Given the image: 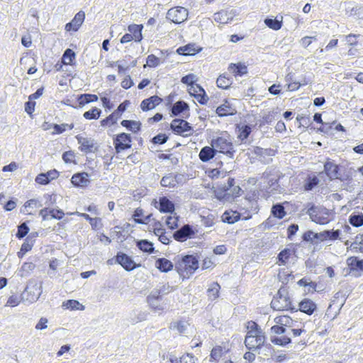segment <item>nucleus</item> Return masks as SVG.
Here are the masks:
<instances>
[{
    "instance_id": "nucleus-29",
    "label": "nucleus",
    "mask_w": 363,
    "mask_h": 363,
    "mask_svg": "<svg viewBox=\"0 0 363 363\" xmlns=\"http://www.w3.org/2000/svg\"><path fill=\"white\" fill-rule=\"evenodd\" d=\"M155 267L161 272L166 273L173 269L174 264L170 260L164 257H162L156 259Z\"/></svg>"
},
{
    "instance_id": "nucleus-36",
    "label": "nucleus",
    "mask_w": 363,
    "mask_h": 363,
    "mask_svg": "<svg viewBox=\"0 0 363 363\" xmlns=\"http://www.w3.org/2000/svg\"><path fill=\"white\" fill-rule=\"evenodd\" d=\"M232 78L228 74H223L219 76L217 79L216 84L219 88L228 89L232 84Z\"/></svg>"
},
{
    "instance_id": "nucleus-3",
    "label": "nucleus",
    "mask_w": 363,
    "mask_h": 363,
    "mask_svg": "<svg viewBox=\"0 0 363 363\" xmlns=\"http://www.w3.org/2000/svg\"><path fill=\"white\" fill-rule=\"evenodd\" d=\"M175 268L180 274H192L199 268V260L194 255H184L178 259Z\"/></svg>"
},
{
    "instance_id": "nucleus-31",
    "label": "nucleus",
    "mask_w": 363,
    "mask_h": 363,
    "mask_svg": "<svg viewBox=\"0 0 363 363\" xmlns=\"http://www.w3.org/2000/svg\"><path fill=\"white\" fill-rule=\"evenodd\" d=\"M143 26L142 25H137V24H133L130 25L128 28V31L130 33V34L133 36V40L136 42H140L143 39V35H142V30H143Z\"/></svg>"
},
{
    "instance_id": "nucleus-45",
    "label": "nucleus",
    "mask_w": 363,
    "mask_h": 363,
    "mask_svg": "<svg viewBox=\"0 0 363 363\" xmlns=\"http://www.w3.org/2000/svg\"><path fill=\"white\" fill-rule=\"evenodd\" d=\"M224 352L221 346H216L211 352L210 361L218 362L223 355Z\"/></svg>"
},
{
    "instance_id": "nucleus-28",
    "label": "nucleus",
    "mask_w": 363,
    "mask_h": 363,
    "mask_svg": "<svg viewBox=\"0 0 363 363\" xmlns=\"http://www.w3.org/2000/svg\"><path fill=\"white\" fill-rule=\"evenodd\" d=\"M187 111H189V105L184 101H178L173 104L171 108L172 116H178L181 114L184 115L185 112Z\"/></svg>"
},
{
    "instance_id": "nucleus-53",
    "label": "nucleus",
    "mask_w": 363,
    "mask_h": 363,
    "mask_svg": "<svg viewBox=\"0 0 363 363\" xmlns=\"http://www.w3.org/2000/svg\"><path fill=\"white\" fill-rule=\"evenodd\" d=\"M238 129H239L238 138L241 141H243L244 140L247 139L251 133V128L247 125H242L241 127H238Z\"/></svg>"
},
{
    "instance_id": "nucleus-39",
    "label": "nucleus",
    "mask_w": 363,
    "mask_h": 363,
    "mask_svg": "<svg viewBox=\"0 0 363 363\" xmlns=\"http://www.w3.org/2000/svg\"><path fill=\"white\" fill-rule=\"evenodd\" d=\"M272 214L279 219L283 218L286 215L284 207L281 203L274 204L271 209Z\"/></svg>"
},
{
    "instance_id": "nucleus-41",
    "label": "nucleus",
    "mask_w": 363,
    "mask_h": 363,
    "mask_svg": "<svg viewBox=\"0 0 363 363\" xmlns=\"http://www.w3.org/2000/svg\"><path fill=\"white\" fill-rule=\"evenodd\" d=\"M220 286L217 282L212 283L207 290L208 296L211 300H215L219 296Z\"/></svg>"
},
{
    "instance_id": "nucleus-25",
    "label": "nucleus",
    "mask_w": 363,
    "mask_h": 363,
    "mask_svg": "<svg viewBox=\"0 0 363 363\" xmlns=\"http://www.w3.org/2000/svg\"><path fill=\"white\" fill-rule=\"evenodd\" d=\"M88 177L86 172L77 173L72 176L71 182L75 186H86L89 183Z\"/></svg>"
},
{
    "instance_id": "nucleus-12",
    "label": "nucleus",
    "mask_w": 363,
    "mask_h": 363,
    "mask_svg": "<svg viewBox=\"0 0 363 363\" xmlns=\"http://www.w3.org/2000/svg\"><path fill=\"white\" fill-rule=\"evenodd\" d=\"M194 234L195 232L191 225H184L174 233L173 237L177 241L184 242L191 238Z\"/></svg>"
},
{
    "instance_id": "nucleus-58",
    "label": "nucleus",
    "mask_w": 363,
    "mask_h": 363,
    "mask_svg": "<svg viewBox=\"0 0 363 363\" xmlns=\"http://www.w3.org/2000/svg\"><path fill=\"white\" fill-rule=\"evenodd\" d=\"M160 59L154 55H150L146 60L147 65L150 67H156L160 65Z\"/></svg>"
},
{
    "instance_id": "nucleus-42",
    "label": "nucleus",
    "mask_w": 363,
    "mask_h": 363,
    "mask_svg": "<svg viewBox=\"0 0 363 363\" xmlns=\"http://www.w3.org/2000/svg\"><path fill=\"white\" fill-rule=\"evenodd\" d=\"M21 301H25V293H22L21 296L12 295L11 296L6 303V306L15 307L18 306Z\"/></svg>"
},
{
    "instance_id": "nucleus-4",
    "label": "nucleus",
    "mask_w": 363,
    "mask_h": 363,
    "mask_svg": "<svg viewBox=\"0 0 363 363\" xmlns=\"http://www.w3.org/2000/svg\"><path fill=\"white\" fill-rule=\"evenodd\" d=\"M211 146L216 149V152L223 153L229 158H233L235 151L229 137L220 136L212 140Z\"/></svg>"
},
{
    "instance_id": "nucleus-62",
    "label": "nucleus",
    "mask_w": 363,
    "mask_h": 363,
    "mask_svg": "<svg viewBox=\"0 0 363 363\" xmlns=\"http://www.w3.org/2000/svg\"><path fill=\"white\" fill-rule=\"evenodd\" d=\"M80 303L76 300H68L63 303V306L72 310L79 309Z\"/></svg>"
},
{
    "instance_id": "nucleus-48",
    "label": "nucleus",
    "mask_w": 363,
    "mask_h": 363,
    "mask_svg": "<svg viewBox=\"0 0 363 363\" xmlns=\"http://www.w3.org/2000/svg\"><path fill=\"white\" fill-rule=\"evenodd\" d=\"M319 184V179L316 176L309 177L305 182L303 188L305 191H311Z\"/></svg>"
},
{
    "instance_id": "nucleus-54",
    "label": "nucleus",
    "mask_w": 363,
    "mask_h": 363,
    "mask_svg": "<svg viewBox=\"0 0 363 363\" xmlns=\"http://www.w3.org/2000/svg\"><path fill=\"white\" fill-rule=\"evenodd\" d=\"M74 128V124L62 123L60 125L54 124L53 130L55 133L60 134L66 130L67 128L72 130Z\"/></svg>"
},
{
    "instance_id": "nucleus-59",
    "label": "nucleus",
    "mask_w": 363,
    "mask_h": 363,
    "mask_svg": "<svg viewBox=\"0 0 363 363\" xmlns=\"http://www.w3.org/2000/svg\"><path fill=\"white\" fill-rule=\"evenodd\" d=\"M50 218L60 220L65 216V213L61 209L50 208L49 211Z\"/></svg>"
},
{
    "instance_id": "nucleus-56",
    "label": "nucleus",
    "mask_w": 363,
    "mask_h": 363,
    "mask_svg": "<svg viewBox=\"0 0 363 363\" xmlns=\"http://www.w3.org/2000/svg\"><path fill=\"white\" fill-rule=\"evenodd\" d=\"M197 80V77L194 74H189L184 77H183L181 79L182 83L185 84L188 86H191V85L195 84V82Z\"/></svg>"
},
{
    "instance_id": "nucleus-32",
    "label": "nucleus",
    "mask_w": 363,
    "mask_h": 363,
    "mask_svg": "<svg viewBox=\"0 0 363 363\" xmlns=\"http://www.w3.org/2000/svg\"><path fill=\"white\" fill-rule=\"evenodd\" d=\"M201 49H198L195 45L189 44L185 46L179 47L177 52L179 55H194L196 53L199 52Z\"/></svg>"
},
{
    "instance_id": "nucleus-8",
    "label": "nucleus",
    "mask_w": 363,
    "mask_h": 363,
    "mask_svg": "<svg viewBox=\"0 0 363 363\" xmlns=\"http://www.w3.org/2000/svg\"><path fill=\"white\" fill-rule=\"evenodd\" d=\"M188 18V11L182 6L172 8L167 13V18L174 23H181Z\"/></svg>"
},
{
    "instance_id": "nucleus-10",
    "label": "nucleus",
    "mask_w": 363,
    "mask_h": 363,
    "mask_svg": "<svg viewBox=\"0 0 363 363\" xmlns=\"http://www.w3.org/2000/svg\"><path fill=\"white\" fill-rule=\"evenodd\" d=\"M116 261L126 271H132L140 266L137 264L130 256L123 252H118L117 254Z\"/></svg>"
},
{
    "instance_id": "nucleus-27",
    "label": "nucleus",
    "mask_w": 363,
    "mask_h": 363,
    "mask_svg": "<svg viewBox=\"0 0 363 363\" xmlns=\"http://www.w3.org/2000/svg\"><path fill=\"white\" fill-rule=\"evenodd\" d=\"M233 18V14L224 10H221L213 15L214 21L220 24L228 23Z\"/></svg>"
},
{
    "instance_id": "nucleus-38",
    "label": "nucleus",
    "mask_w": 363,
    "mask_h": 363,
    "mask_svg": "<svg viewBox=\"0 0 363 363\" xmlns=\"http://www.w3.org/2000/svg\"><path fill=\"white\" fill-rule=\"evenodd\" d=\"M75 57V52L72 50L67 48L63 53L62 62L64 65H72Z\"/></svg>"
},
{
    "instance_id": "nucleus-11",
    "label": "nucleus",
    "mask_w": 363,
    "mask_h": 363,
    "mask_svg": "<svg viewBox=\"0 0 363 363\" xmlns=\"http://www.w3.org/2000/svg\"><path fill=\"white\" fill-rule=\"evenodd\" d=\"M76 139L80 145L79 149L85 153L94 152L97 147L94 140L91 138H86L81 135H77Z\"/></svg>"
},
{
    "instance_id": "nucleus-23",
    "label": "nucleus",
    "mask_w": 363,
    "mask_h": 363,
    "mask_svg": "<svg viewBox=\"0 0 363 363\" xmlns=\"http://www.w3.org/2000/svg\"><path fill=\"white\" fill-rule=\"evenodd\" d=\"M340 235V230H324L323 232L318 233V240L320 242L325 240L334 241L337 240Z\"/></svg>"
},
{
    "instance_id": "nucleus-43",
    "label": "nucleus",
    "mask_w": 363,
    "mask_h": 363,
    "mask_svg": "<svg viewBox=\"0 0 363 363\" xmlns=\"http://www.w3.org/2000/svg\"><path fill=\"white\" fill-rule=\"evenodd\" d=\"M350 223L354 227L363 225V213H352L349 218Z\"/></svg>"
},
{
    "instance_id": "nucleus-60",
    "label": "nucleus",
    "mask_w": 363,
    "mask_h": 363,
    "mask_svg": "<svg viewBox=\"0 0 363 363\" xmlns=\"http://www.w3.org/2000/svg\"><path fill=\"white\" fill-rule=\"evenodd\" d=\"M168 140V137L166 134L164 133H160L158 135H157L156 136H155L152 139V142L154 143V144H160V145H162V144H164Z\"/></svg>"
},
{
    "instance_id": "nucleus-30",
    "label": "nucleus",
    "mask_w": 363,
    "mask_h": 363,
    "mask_svg": "<svg viewBox=\"0 0 363 363\" xmlns=\"http://www.w3.org/2000/svg\"><path fill=\"white\" fill-rule=\"evenodd\" d=\"M221 218L224 223L233 224L240 220V214L237 211H226L222 215Z\"/></svg>"
},
{
    "instance_id": "nucleus-14",
    "label": "nucleus",
    "mask_w": 363,
    "mask_h": 363,
    "mask_svg": "<svg viewBox=\"0 0 363 363\" xmlns=\"http://www.w3.org/2000/svg\"><path fill=\"white\" fill-rule=\"evenodd\" d=\"M155 207L164 213H172L175 210L174 203L166 196L160 197L159 201H155Z\"/></svg>"
},
{
    "instance_id": "nucleus-9",
    "label": "nucleus",
    "mask_w": 363,
    "mask_h": 363,
    "mask_svg": "<svg viewBox=\"0 0 363 363\" xmlns=\"http://www.w3.org/2000/svg\"><path fill=\"white\" fill-rule=\"evenodd\" d=\"M132 138L130 134L121 133L113 138V145L117 153L131 147Z\"/></svg>"
},
{
    "instance_id": "nucleus-49",
    "label": "nucleus",
    "mask_w": 363,
    "mask_h": 363,
    "mask_svg": "<svg viewBox=\"0 0 363 363\" xmlns=\"http://www.w3.org/2000/svg\"><path fill=\"white\" fill-rule=\"evenodd\" d=\"M262 179L267 181V185L266 188H270L274 186L277 183V179L272 177L271 171L266 170L262 175Z\"/></svg>"
},
{
    "instance_id": "nucleus-61",
    "label": "nucleus",
    "mask_w": 363,
    "mask_h": 363,
    "mask_svg": "<svg viewBox=\"0 0 363 363\" xmlns=\"http://www.w3.org/2000/svg\"><path fill=\"white\" fill-rule=\"evenodd\" d=\"M117 122V118H114V115H109L106 118L101 121V125L103 127L111 125Z\"/></svg>"
},
{
    "instance_id": "nucleus-18",
    "label": "nucleus",
    "mask_w": 363,
    "mask_h": 363,
    "mask_svg": "<svg viewBox=\"0 0 363 363\" xmlns=\"http://www.w3.org/2000/svg\"><path fill=\"white\" fill-rule=\"evenodd\" d=\"M316 308L317 306L312 300L304 298L299 302L298 308L296 309L310 315L314 313Z\"/></svg>"
},
{
    "instance_id": "nucleus-17",
    "label": "nucleus",
    "mask_w": 363,
    "mask_h": 363,
    "mask_svg": "<svg viewBox=\"0 0 363 363\" xmlns=\"http://www.w3.org/2000/svg\"><path fill=\"white\" fill-rule=\"evenodd\" d=\"M161 298L160 292L157 290H154L151 291L150 295L147 296V303L154 310H163V307L160 304Z\"/></svg>"
},
{
    "instance_id": "nucleus-64",
    "label": "nucleus",
    "mask_w": 363,
    "mask_h": 363,
    "mask_svg": "<svg viewBox=\"0 0 363 363\" xmlns=\"http://www.w3.org/2000/svg\"><path fill=\"white\" fill-rule=\"evenodd\" d=\"M179 363H195V357L191 354L187 353L180 358Z\"/></svg>"
},
{
    "instance_id": "nucleus-44",
    "label": "nucleus",
    "mask_w": 363,
    "mask_h": 363,
    "mask_svg": "<svg viewBox=\"0 0 363 363\" xmlns=\"http://www.w3.org/2000/svg\"><path fill=\"white\" fill-rule=\"evenodd\" d=\"M264 23L267 27L274 30H279L282 26V21H279L277 18H267L264 20Z\"/></svg>"
},
{
    "instance_id": "nucleus-51",
    "label": "nucleus",
    "mask_w": 363,
    "mask_h": 363,
    "mask_svg": "<svg viewBox=\"0 0 363 363\" xmlns=\"http://www.w3.org/2000/svg\"><path fill=\"white\" fill-rule=\"evenodd\" d=\"M160 184L164 187H174V174L170 173L164 176L161 179Z\"/></svg>"
},
{
    "instance_id": "nucleus-19",
    "label": "nucleus",
    "mask_w": 363,
    "mask_h": 363,
    "mask_svg": "<svg viewBox=\"0 0 363 363\" xmlns=\"http://www.w3.org/2000/svg\"><path fill=\"white\" fill-rule=\"evenodd\" d=\"M339 167L333 162L328 160L324 164V172L330 179H335L339 176Z\"/></svg>"
},
{
    "instance_id": "nucleus-63",
    "label": "nucleus",
    "mask_w": 363,
    "mask_h": 363,
    "mask_svg": "<svg viewBox=\"0 0 363 363\" xmlns=\"http://www.w3.org/2000/svg\"><path fill=\"white\" fill-rule=\"evenodd\" d=\"M35 182L38 184L45 185L50 182V179H48L46 173H41L36 177Z\"/></svg>"
},
{
    "instance_id": "nucleus-21",
    "label": "nucleus",
    "mask_w": 363,
    "mask_h": 363,
    "mask_svg": "<svg viewBox=\"0 0 363 363\" xmlns=\"http://www.w3.org/2000/svg\"><path fill=\"white\" fill-rule=\"evenodd\" d=\"M270 340L274 345L285 347L291 342V337L289 333H284V335L272 334Z\"/></svg>"
},
{
    "instance_id": "nucleus-16",
    "label": "nucleus",
    "mask_w": 363,
    "mask_h": 363,
    "mask_svg": "<svg viewBox=\"0 0 363 363\" xmlns=\"http://www.w3.org/2000/svg\"><path fill=\"white\" fill-rule=\"evenodd\" d=\"M347 264L350 268V273L357 276L359 272H363V259L357 257H350L347 259Z\"/></svg>"
},
{
    "instance_id": "nucleus-37",
    "label": "nucleus",
    "mask_w": 363,
    "mask_h": 363,
    "mask_svg": "<svg viewBox=\"0 0 363 363\" xmlns=\"http://www.w3.org/2000/svg\"><path fill=\"white\" fill-rule=\"evenodd\" d=\"M121 125L126 128L128 130L133 133H137L140 130L141 123L139 121L123 120L121 121Z\"/></svg>"
},
{
    "instance_id": "nucleus-6",
    "label": "nucleus",
    "mask_w": 363,
    "mask_h": 363,
    "mask_svg": "<svg viewBox=\"0 0 363 363\" xmlns=\"http://www.w3.org/2000/svg\"><path fill=\"white\" fill-rule=\"evenodd\" d=\"M170 128L174 133L183 137H188L193 133V127L184 119H174L170 124Z\"/></svg>"
},
{
    "instance_id": "nucleus-13",
    "label": "nucleus",
    "mask_w": 363,
    "mask_h": 363,
    "mask_svg": "<svg viewBox=\"0 0 363 363\" xmlns=\"http://www.w3.org/2000/svg\"><path fill=\"white\" fill-rule=\"evenodd\" d=\"M40 289L41 286H38L37 284L28 285L23 292L25 293V301L33 303L38 300L41 294Z\"/></svg>"
},
{
    "instance_id": "nucleus-7",
    "label": "nucleus",
    "mask_w": 363,
    "mask_h": 363,
    "mask_svg": "<svg viewBox=\"0 0 363 363\" xmlns=\"http://www.w3.org/2000/svg\"><path fill=\"white\" fill-rule=\"evenodd\" d=\"M266 336L264 333L256 335H246L245 345L249 350L257 352L264 345Z\"/></svg>"
},
{
    "instance_id": "nucleus-47",
    "label": "nucleus",
    "mask_w": 363,
    "mask_h": 363,
    "mask_svg": "<svg viewBox=\"0 0 363 363\" xmlns=\"http://www.w3.org/2000/svg\"><path fill=\"white\" fill-rule=\"evenodd\" d=\"M247 332L246 335H256L264 333L258 324L254 321L248 322Z\"/></svg>"
},
{
    "instance_id": "nucleus-50",
    "label": "nucleus",
    "mask_w": 363,
    "mask_h": 363,
    "mask_svg": "<svg viewBox=\"0 0 363 363\" xmlns=\"http://www.w3.org/2000/svg\"><path fill=\"white\" fill-rule=\"evenodd\" d=\"M292 251L289 248H285L278 254V260L281 264H286L291 255Z\"/></svg>"
},
{
    "instance_id": "nucleus-24",
    "label": "nucleus",
    "mask_w": 363,
    "mask_h": 363,
    "mask_svg": "<svg viewBox=\"0 0 363 363\" xmlns=\"http://www.w3.org/2000/svg\"><path fill=\"white\" fill-rule=\"evenodd\" d=\"M216 154V149H215V147H213V146H205L203 148H201L199 157L202 162H207L213 158Z\"/></svg>"
},
{
    "instance_id": "nucleus-46",
    "label": "nucleus",
    "mask_w": 363,
    "mask_h": 363,
    "mask_svg": "<svg viewBox=\"0 0 363 363\" xmlns=\"http://www.w3.org/2000/svg\"><path fill=\"white\" fill-rule=\"evenodd\" d=\"M101 113V110L94 107L84 113L83 116L87 120L98 119Z\"/></svg>"
},
{
    "instance_id": "nucleus-33",
    "label": "nucleus",
    "mask_w": 363,
    "mask_h": 363,
    "mask_svg": "<svg viewBox=\"0 0 363 363\" xmlns=\"http://www.w3.org/2000/svg\"><path fill=\"white\" fill-rule=\"evenodd\" d=\"M318 237V233H315L313 230H308L303 234L302 239L305 242H310L313 245H317L320 242Z\"/></svg>"
},
{
    "instance_id": "nucleus-1",
    "label": "nucleus",
    "mask_w": 363,
    "mask_h": 363,
    "mask_svg": "<svg viewBox=\"0 0 363 363\" xmlns=\"http://www.w3.org/2000/svg\"><path fill=\"white\" fill-rule=\"evenodd\" d=\"M311 220L319 225H326L334 218V213L323 206L312 204L306 211Z\"/></svg>"
},
{
    "instance_id": "nucleus-55",
    "label": "nucleus",
    "mask_w": 363,
    "mask_h": 363,
    "mask_svg": "<svg viewBox=\"0 0 363 363\" xmlns=\"http://www.w3.org/2000/svg\"><path fill=\"white\" fill-rule=\"evenodd\" d=\"M29 232V228L26 223H21L18 227V231L16 233V237L19 239L24 238Z\"/></svg>"
},
{
    "instance_id": "nucleus-34",
    "label": "nucleus",
    "mask_w": 363,
    "mask_h": 363,
    "mask_svg": "<svg viewBox=\"0 0 363 363\" xmlns=\"http://www.w3.org/2000/svg\"><path fill=\"white\" fill-rule=\"evenodd\" d=\"M137 247L143 252L151 254L154 252L153 243L147 240H140L137 242Z\"/></svg>"
},
{
    "instance_id": "nucleus-5",
    "label": "nucleus",
    "mask_w": 363,
    "mask_h": 363,
    "mask_svg": "<svg viewBox=\"0 0 363 363\" xmlns=\"http://www.w3.org/2000/svg\"><path fill=\"white\" fill-rule=\"evenodd\" d=\"M275 325L270 328L271 334L284 335L289 333V329L293 327L294 320L288 315L277 316L274 318Z\"/></svg>"
},
{
    "instance_id": "nucleus-26",
    "label": "nucleus",
    "mask_w": 363,
    "mask_h": 363,
    "mask_svg": "<svg viewBox=\"0 0 363 363\" xmlns=\"http://www.w3.org/2000/svg\"><path fill=\"white\" fill-rule=\"evenodd\" d=\"M236 112V109L233 107L228 101H225L216 108V113L220 117L233 116L235 114Z\"/></svg>"
},
{
    "instance_id": "nucleus-57",
    "label": "nucleus",
    "mask_w": 363,
    "mask_h": 363,
    "mask_svg": "<svg viewBox=\"0 0 363 363\" xmlns=\"http://www.w3.org/2000/svg\"><path fill=\"white\" fill-rule=\"evenodd\" d=\"M166 225L173 230L178 227V217L169 216L166 219Z\"/></svg>"
},
{
    "instance_id": "nucleus-35",
    "label": "nucleus",
    "mask_w": 363,
    "mask_h": 363,
    "mask_svg": "<svg viewBox=\"0 0 363 363\" xmlns=\"http://www.w3.org/2000/svg\"><path fill=\"white\" fill-rule=\"evenodd\" d=\"M196 88L199 89V93L195 94L191 91H189V94L194 96L201 104H206L208 100V97L206 95L205 90L200 85H196Z\"/></svg>"
},
{
    "instance_id": "nucleus-15",
    "label": "nucleus",
    "mask_w": 363,
    "mask_h": 363,
    "mask_svg": "<svg viewBox=\"0 0 363 363\" xmlns=\"http://www.w3.org/2000/svg\"><path fill=\"white\" fill-rule=\"evenodd\" d=\"M85 18V13L84 11H79L74 17V18L65 25V30L67 31H77Z\"/></svg>"
},
{
    "instance_id": "nucleus-2",
    "label": "nucleus",
    "mask_w": 363,
    "mask_h": 363,
    "mask_svg": "<svg viewBox=\"0 0 363 363\" xmlns=\"http://www.w3.org/2000/svg\"><path fill=\"white\" fill-rule=\"evenodd\" d=\"M271 307L276 311H297L296 308L293 306L287 289L285 287H281L279 289L277 294L271 301Z\"/></svg>"
},
{
    "instance_id": "nucleus-20",
    "label": "nucleus",
    "mask_w": 363,
    "mask_h": 363,
    "mask_svg": "<svg viewBox=\"0 0 363 363\" xmlns=\"http://www.w3.org/2000/svg\"><path fill=\"white\" fill-rule=\"evenodd\" d=\"M162 99L157 96H152L148 99H144L140 104L141 109L147 111L153 109L156 106L159 105Z\"/></svg>"
},
{
    "instance_id": "nucleus-40",
    "label": "nucleus",
    "mask_w": 363,
    "mask_h": 363,
    "mask_svg": "<svg viewBox=\"0 0 363 363\" xmlns=\"http://www.w3.org/2000/svg\"><path fill=\"white\" fill-rule=\"evenodd\" d=\"M78 101L79 106H84L90 102L97 101L98 96L95 94H81L78 98Z\"/></svg>"
},
{
    "instance_id": "nucleus-52",
    "label": "nucleus",
    "mask_w": 363,
    "mask_h": 363,
    "mask_svg": "<svg viewBox=\"0 0 363 363\" xmlns=\"http://www.w3.org/2000/svg\"><path fill=\"white\" fill-rule=\"evenodd\" d=\"M69 214H70V215L77 214V215L84 218L86 220H88L89 222L90 225H91V227L94 229H96L97 228V224L99 222H100V219L99 218H91L89 216V215H88L86 213H80L79 212H75V213H69Z\"/></svg>"
},
{
    "instance_id": "nucleus-22",
    "label": "nucleus",
    "mask_w": 363,
    "mask_h": 363,
    "mask_svg": "<svg viewBox=\"0 0 363 363\" xmlns=\"http://www.w3.org/2000/svg\"><path fill=\"white\" fill-rule=\"evenodd\" d=\"M228 71L230 73L233 74L235 77H242L247 73V67L241 62L237 64L231 63L228 66Z\"/></svg>"
}]
</instances>
